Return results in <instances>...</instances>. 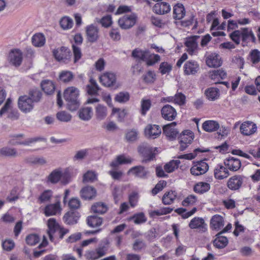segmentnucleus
Wrapping results in <instances>:
<instances>
[{
  "label": "nucleus",
  "mask_w": 260,
  "mask_h": 260,
  "mask_svg": "<svg viewBox=\"0 0 260 260\" xmlns=\"http://www.w3.org/2000/svg\"><path fill=\"white\" fill-rule=\"evenodd\" d=\"M79 90L73 86L67 88L63 93V97L67 103V108L71 111L77 110L80 102L79 98Z\"/></svg>",
  "instance_id": "1"
},
{
  "label": "nucleus",
  "mask_w": 260,
  "mask_h": 260,
  "mask_svg": "<svg viewBox=\"0 0 260 260\" xmlns=\"http://www.w3.org/2000/svg\"><path fill=\"white\" fill-rule=\"evenodd\" d=\"M231 39L237 44H239L240 38L243 42L248 43L250 41L253 43L256 41V38L251 30L247 27L242 28L240 30H236L230 35Z\"/></svg>",
  "instance_id": "2"
},
{
  "label": "nucleus",
  "mask_w": 260,
  "mask_h": 260,
  "mask_svg": "<svg viewBox=\"0 0 260 260\" xmlns=\"http://www.w3.org/2000/svg\"><path fill=\"white\" fill-rule=\"evenodd\" d=\"M132 56L137 60L145 61L148 66H152L160 60L159 55L150 54L149 51L139 48L135 49L132 51Z\"/></svg>",
  "instance_id": "3"
},
{
  "label": "nucleus",
  "mask_w": 260,
  "mask_h": 260,
  "mask_svg": "<svg viewBox=\"0 0 260 260\" xmlns=\"http://www.w3.org/2000/svg\"><path fill=\"white\" fill-rule=\"evenodd\" d=\"M109 241L107 238L101 241L98 247L94 249L86 251L85 257L88 260H96L105 255L109 249Z\"/></svg>",
  "instance_id": "4"
},
{
  "label": "nucleus",
  "mask_w": 260,
  "mask_h": 260,
  "mask_svg": "<svg viewBox=\"0 0 260 260\" xmlns=\"http://www.w3.org/2000/svg\"><path fill=\"white\" fill-rule=\"evenodd\" d=\"M24 137V135L23 134L12 135L9 136L10 140L8 142L9 144L11 145H21L24 146H29L31 143L41 141L42 138L41 137H34L31 138H28L25 141H21L20 138H23Z\"/></svg>",
  "instance_id": "5"
},
{
  "label": "nucleus",
  "mask_w": 260,
  "mask_h": 260,
  "mask_svg": "<svg viewBox=\"0 0 260 260\" xmlns=\"http://www.w3.org/2000/svg\"><path fill=\"white\" fill-rule=\"evenodd\" d=\"M53 54L57 61L64 63L71 61L72 55L70 49L63 46L54 50Z\"/></svg>",
  "instance_id": "6"
},
{
  "label": "nucleus",
  "mask_w": 260,
  "mask_h": 260,
  "mask_svg": "<svg viewBox=\"0 0 260 260\" xmlns=\"http://www.w3.org/2000/svg\"><path fill=\"white\" fill-rule=\"evenodd\" d=\"M157 152V148L152 147L148 145H143L139 147V152L144 157L143 162L153 160Z\"/></svg>",
  "instance_id": "7"
},
{
  "label": "nucleus",
  "mask_w": 260,
  "mask_h": 260,
  "mask_svg": "<svg viewBox=\"0 0 260 260\" xmlns=\"http://www.w3.org/2000/svg\"><path fill=\"white\" fill-rule=\"evenodd\" d=\"M194 138L193 133L190 130H185L183 131L179 136L180 148L179 150L181 151L185 150L186 148L190 144Z\"/></svg>",
  "instance_id": "8"
},
{
  "label": "nucleus",
  "mask_w": 260,
  "mask_h": 260,
  "mask_svg": "<svg viewBox=\"0 0 260 260\" xmlns=\"http://www.w3.org/2000/svg\"><path fill=\"white\" fill-rule=\"evenodd\" d=\"M18 106L22 112L27 113L32 111L34 103L30 96H27V95H21L18 99Z\"/></svg>",
  "instance_id": "9"
},
{
  "label": "nucleus",
  "mask_w": 260,
  "mask_h": 260,
  "mask_svg": "<svg viewBox=\"0 0 260 260\" xmlns=\"http://www.w3.org/2000/svg\"><path fill=\"white\" fill-rule=\"evenodd\" d=\"M137 18V16L134 13L125 15L119 19L118 23L122 29H129L136 24Z\"/></svg>",
  "instance_id": "10"
},
{
  "label": "nucleus",
  "mask_w": 260,
  "mask_h": 260,
  "mask_svg": "<svg viewBox=\"0 0 260 260\" xmlns=\"http://www.w3.org/2000/svg\"><path fill=\"white\" fill-rule=\"evenodd\" d=\"M127 174H133L135 177L145 179L148 177L149 171L145 167L139 165L131 168L127 171Z\"/></svg>",
  "instance_id": "11"
},
{
  "label": "nucleus",
  "mask_w": 260,
  "mask_h": 260,
  "mask_svg": "<svg viewBox=\"0 0 260 260\" xmlns=\"http://www.w3.org/2000/svg\"><path fill=\"white\" fill-rule=\"evenodd\" d=\"M208 169V165L204 160H201L194 163L190 173L193 175L199 176L205 174Z\"/></svg>",
  "instance_id": "12"
},
{
  "label": "nucleus",
  "mask_w": 260,
  "mask_h": 260,
  "mask_svg": "<svg viewBox=\"0 0 260 260\" xmlns=\"http://www.w3.org/2000/svg\"><path fill=\"white\" fill-rule=\"evenodd\" d=\"M176 125V122H173L164 125L162 127L163 134L170 141L174 140L178 135L179 132L174 128Z\"/></svg>",
  "instance_id": "13"
},
{
  "label": "nucleus",
  "mask_w": 260,
  "mask_h": 260,
  "mask_svg": "<svg viewBox=\"0 0 260 260\" xmlns=\"http://www.w3.org/2000/svg\"><path fill=\"white\" fill-rule=\"evenodd\" d=\"M161 114L164 119L172 121L175 119L177 116V112L174 107L167 104L161 108Z\"/></svg>",
  "instance_id": "14"
},
{
  "label": "nucleus",
  "mask_w": 260,
  "mask_h": 260,
  "mask_svg": "<svg viewBox=\"0 0 260 260\" xmlns=\"http://www.w3.org/2000/svg\"><path fill=\"white\" fill-rule=\"evenodd\" d=\"M207 224L202 217H195L190 221L188 226L191 229H198L200 232H205L207 230Z\"/></svg>",
  "instance_id": "15"
},
{
  "label": "nucleus",
  "mask_w": 260,
  "mask_h": 260,
  "mask_svg": "<svg viewBox=\"0 0 260 260\" xmlns=\"http://www.w3.org/2000/svg\"><path fill=\"white\" fill-rule=\"evenodd\" d=\"M200 38L199 36H193L186 38L185 45L187 47V51L190 55H193L197 50L198 44L197 40Z\"/></svg>",
  "instance_id": "16"
},
{
  "label": "nucleus",
  "mask_w": 260,
  "mask_h": 260,
  "mask_svg": "<svg viewBox=\"0 0 260 260\" xmlns=\"http://www.w3.org/2000/svg\"><path fill=\"white\" fill-rule=\"evenodd\" d=\"M244 177L235 175L230 178L227 182V186L232 190H237L240 188L243 183Z\"/></svg>",
  "instance_id": "17"
},
{
  "label": "nucleus",
  "mask_w": 260,
  "mask_h": 260,
  "mask_svg": "<svg viewBox=\"0 0 260 260\" xmlns=\"http://www.w3.org/2000/svg\"><path fill=\"white\" fill-rule=\"evenodd\" d=\"M86 35L87 40L90 43L95 42L99 39L98 28L91 24L86 27Z\"/></svg>",
  "instance_id": "18"
},
{
  "label": "nucleus",
  "mask_w": 260,
  "mask_h": 260,
  "mask_svg": "<svg viewBox=\"0 0 260 260\" xmlns=\"http://www.w3.org/2000/svg\"><path fill=\"white\" fill-rule=\"evenodd\" d=\"M10 62L15 67H19L22 61V53L19 49L12 50L9 54Z\"/></svg>",
  "instance_id": "19"
},
{
  "label": "nucleus",
  "mask_w": 260,
  "mask_h": 260,
  "mask_svg": "<svg viewBox=\"0 0 260 260\" xmlns=\"http://www.w3.org/2000/svg\"><path fill=\"white\" fill-rule=\"evenodd\" d=\"M183 68L185 75H193L198 72L200 69V67L199 64L196 61L189 60L185 62Z\"/></svg>",
  "instance_id": "20"
},
{
  "label": "nucleus",
  "mask_w": 260,
  "mask_h": 260,
  "mask_svg": "<svg viewBox=\"0 0 260 260\" xmlns=\"http://www.w3.org/2000/svg\"><path fill=\"white\" fill-rule=\"evenodd\" d=\"M240 132L242 134L249 136L253 134L257 129V126L255 123L251 121L243 122L240 126Z\"/></svg>",
  "instance_id": "21"
},
{
  "label": "nucleus",
  "mask_w": 260,
  "mask_h": 260,
  "mask_svg": "<svg viewBox=\"0 0 260 260\" xmlns=\"http://www.w3.org/2000/svg\"><path fill=\"white\" fill-rule=\"evenodd\" d=\"M161 132L160 126L156 124H148L145 128V135L150 138H156Z\"/></svg>",
  "instance_id": "22"
},
{
  "label": "nucleus",
  "mask_w": 260,
  "mask_h": 260,
  "mask_svg": "<svg viewBox=\"0 0 260 260\" xmlns=\"http://www.w3.org/2000/svg\"><path fill=\"white\" fill-rule=\"evenodd\" d=\"M80 214L78 212L71 210L64 214L63 220L66 224L73 225L77 223Z\"/></svg>",
  "instance_id": "23"
},
{
  "label": "nucleus",
  "mask_w": 260,
  "mask_h": 260,
  "mask_svg": "<svg viewBox=\"0 0 260 260\" xmlns=\"http://www.w3.org/2000/svg\"><path fill=\"white\" fill-rule=\"evenodd\" d=\"M100 82L106 87H111L116 82L115 74L112 73H106L100 77Z\"/></svg>",
  "instance_id": "24"
},
{
  "label": "nucleus",
  "mask_w": 260,
  "mask_h": 260,
  "mask_svg": "<svg viewBox=\"0 0 260 260\" xmlns=\"http://www.w3.org/2000/svg\"><path fill=\"white\" fill-rule=\"evenodd\" d=\"M224 164L228 169L232 171H238L241 166V161L234 157H230L224 160Z\"/></svg>",
  "instance_id": "25"
},
{
  "label": "nucleus",
  "mask_w": 260,
  "mask_h": 260,
  "mask_svg": "<svg viewBox=\"0 0 260 260\" xmlns=\"http://www.w3.org/2000/svg\"><path fill=\"white\" fill-rule=\"evenodd\" d=\"M96 190L92 186H87L80 191V196L84 200H91L96 196Z\"/></svg>",
  "instance_id": "26"
},
{
  "label": "nucleus",
  "mask_w": 260,
  "mask_h": 260,
  "mask_svg": "<svg viewBox=\"0 0 260 260\" xmlns=\"http://www.w3.org/2000/svg\"><path fill=\"white\" fill-rule=\"evenodd\" d=\"M227 76L226 73L222 69L215 70L210 72V78L215 84H218Z\"/></svg>",
  "instance_id": "27"
},
{
  "label": "nucleus",
  "mask_w": 260,
  "mask_h": 260,
  "mask_svg": "<svg viewBox=\"0 0 260 260\" xmlns=\"http://www.w3.org/2000/svg\"><path fill=\"white\" fill-rule=\"evenodd\" d=\"M206 62L208 67L213 68L219 67L222 64L220 56L215 53L210 54L206 58Z\"/></svg>",
  "instance_id": "28"
},
{
  "label": "nucleus",
  "mask_w": 260,
  "mask_h": 260,
  "mask_svg": "<svg viewBox=\"0 0 260 260\" xmlns=\"http://www.w3.org/2000/svg\"><path fill=\"white\" fill-rule=\"evenodd\" d=\"M48 228L47 233L49 236L50 240L52 242L53 241V235L55 233L57 232L59 230V225L56 223V220L54 218H50L48 220Z\"/></svg>",
  "instance_id": "29"
},
{
  "label": "nucleus",
  "mask_w": 260,
  "mask_h": 260,
  "mask_svg": "<svg viewBox=\"0 0 260 260\" xmlns=\"http://www.w3.org/2000/svg\"><path fill=\"white\" fill-rule=\"evenodd\" d=\"M153 11L157 14H167L171 11V6L166 2L158 3L153 7Z\"/></svg>",
  "instance_id": "30"
},
{
  "label": "nucleus",
  "mask_w": 260,
  "mask_h": 260,
  "mask_svg": "<svg viewBox=\"0 0 260 260\" xmlns=\"http://www.w3.org/2000/svg\"><path fill=\"white\" fill-rule=\"evenodd\" d=\"M62 177V173L60 169H55L52 171L46 178V182L55 184L57 183Z\"/></svg>",
  "instance_id": "31"
},
{
  "label": "nucleus",
  "mask_w": 260,
  "mask_h": 260,
  "mask_svg": "<svg viewBox=\"0 0 260 260\" xmlns=\"http://www.w3.org/2000/svg\"><path fill=\"white\" fill-rule=\"evenodd\" d=\"M211 227L216 230L219 231L224 225V220L223 217L219 215H214L210 221Z\"/></svg>",
  "instance_id": "32"
},
{
  "label": "nucleus",
  "mask_w": 260,
  "mask_h": 260,
  "mask_svg": "<svg viewBox=\"0 0 260 260\" xmlns=\"http://www.w3.org/2000/svg\"><path fill=\"white\" fill-rule=\"evenodd\" d=\"M61 210L59 202L52 204H49L45 208V214L47 216L54 215L60 212Z\"/></svg>",
  "instance_id": "33"
},
{
  "label": "nucleus",
  "mask_w": 260,
  "mask_h": 260,
  "mask_svg": "<svg viewBox=\"0 0 260 260\" xmlns=\"http://www.w3.org/2000/svg\"><path fill=\"white\" fill-rule=\"evenodd\" d=\"M92 109L91 107H83L78 111L79 118L84 121L90 120L92 117Z\"/></svg>",
  "instance_id": "34"
},
{
  "label": "nucleus",
  "mask_w": 260,
  "mask_h": 260,
  "mask_svg": "<svg viewBox=\"0 0 260 260\" xmlns=\"http://www.w3.org/2000/svg\"><path fill=\"white\" fill-rule=\"evenodd\" d=\"M220 127L219 123L214 120H207L202 124L203 129L207 132H212L218 129Z\"/></svg>",
  "instance_id": "35"
},
{
  "label": "nucleus",
  "mask_w": 260,
  "mask_h": 260,
  "mask_svg": "<svg viewBox=\"0 0 260 260\" xmlns=\"http://www.w3.org/2000/svg\"><path fill=\"white\" fill-rule=\"evenodd\" d=\"M185 15V10L182 4H177L173 8V17L175 19L180 20Z\"/></svg>",
  "instance_id": "36"
},
{
  "label": "nucleus",
  "mask_w": 260,
  "mask_h": 260,
  "mask_svg": "<svg viewBox=\"0 0 260 260\" xmlns=\"http://www.w3.org/2000/svg\"><path fill=\"white\" fill-rule=\"evenodd\" d=\"M42 90L47 94H52L55 90V87L54 83L49 80L42 81L41 84Z\"/></svg>",
  "instance_id": "37"
},
{
  "label": "nucleus",
  "mask_w": 260,
  "mask_h": 260,
  "mask_svg": "<svg viewBox=\"0 0 260 260\" xmlns=\"http://www.w3.org/2000/svg\"><path fill=\"white\" fill-rule=\"evenodd\" d=\"M214 176L216 179H223L229 176V171L226 168L222 165H218L214 169Z\"/></svg>",
  "instance_id": "38"
},
{
  "label": "nucleus",
  "mask_w": 260,
  "mask_h": 260,
  "mask_svg": "<svg viewBox=\"0 0 260 260\" xmlns=\"http://www.w3.org/2000/svg\"><path fill=\"white\" fill-rule=\"evenodd\" d=\"M222 234L218 233L216 234V238L213 241L214 245L219 249L224 248L228 244L226 237L221 236Z\"/></svg>",
  "instance_id": "39"
},
{
  "label": "nucleus",
  "mask_w": 260,
  "mask_h": 260,
  "mask_svg": "<svg viewBox=\"0 0 260 260\" xmlns=\"http://www.w3.org/2000/svg\"><path fill=\"white\" fill-rule=\"evenodd\" d=\"M100 87L96 81L92 78L89 80V83L86 85V90L89 95H96L98 94V91Z\"/></svg>",
  "instance_id": "40"
},
{
  "label": "nucleus",
  "mask_w": 260,
  "mask_h": 260,
  "mask_svg": "<svg viewBox=\"0 0 260 260\" xmlns=\"http://www.w3.org/2000/svg\"><path fill=\"white\" fill-rule=\"evenodd\" d=\"M210 189V185L207 182H200L196 184L193 190L197 193L203 194L207 192Z\"/></svg>",
  "instance_id": "41"
},
{
  "label": "nucleus",
  "mask_w": 260,
  "mask_h": 260,
  "mask_svg": "<svg viewBox=\"0 0 260 260\" xmlns=\"http://www.w3.org/2000/svg\"><path fill=\"white\" fill-rule=\"evenodd\" d=\"M177 193L175 191L170 190L166 192L162 198V202L165 205H170L175 200Z\"/></svg>",
  "instance_id": "42"
},
{
  "label": "nucleus",
  "mask_w": 260,
  "mask_h": 260,
  "mask_svg": "<svg viewBox=\"0 0 260 260\" xmlns=\"http://www.w3.org/2000/svg\"><path fill=\"white\" fill-rule=\"evenodd\" d=\"M205 94L208 100L214 101L219 96V90L217 88L210 87L205 90Z\"/></svg>",
  "instance_id": "43"
},
{
  "label": "nucleus",
  "mask_w": 260,
  "mask_h": 260,
  "mask_svg": "<svg viewBox=\"0 0 260 260\" xmlns=\"http://www.w3.org/2000/svg\"><path fill=\"white\" fill-rule=\"evenodd\" d=\"M107 115V109L105 106L99 104L95 108V116L97 119L102 120Z\"/></svg>",
  "instance_id": "44"
},
{
  "label": "nucleus",
  "mask_w": 260,
  "mask_h": 260,
  "mask_svg": "<svg viewBox=\"0 0 260 260\" xmlns=\"http://www.w3.org/2000/svg\"><path fill=\"white\" fill-rule=\"evenodd\" d=\"M108 207L106 204L102 202L95 203L91 206V211L95 213L104 214L107 211Z\"/></svg>",
  "instance_id": "45"
},
{
  "label": "nucleus",
  "mask_w": 260,
  "mask_h": 260,
  "mask_svg": "<svg viewBox=\"0 0 260 260\" xmlns=\"http://www.w3.org/2000/svg\"><path fill=\"white\" fill-rule=\"evenodd\" d=\"M87 222L88 225L91 228L98 227L102 225L103 218L95 215L90 216L87 218Z\"/></svg>",
  "instance_id": "46"
},
{
  "label": "nucleus",
  "mask_w": 260,
  "mask_h": 260,
  "mask_svg": "<svg viewBox=\"0 0 260 260\" xmlns=\"http://www.w3.org/2000/svg\"><path fill=\"white\" fill-rule=\"evenodd\" d=\"M32 44L36 47H42L45 43V38L42 34H37L31 39Z\"/></svg>",
  "instance_id": "47"
},
{
  "label": "nucleus",
  "mask_w": 260,
  "mask_h": 260,
  "mask_svg": "<svg viewBox=\"0 0 260 260\" xmlns=\"http://www.w3.org/2000/svg\"><path fill=\"white\" fill-rule=\"evenodd\" d=\"M17 155V151L14 148L4 147L0 149V156L16 157Z\"/></svg>",
  "instance_id": "48"
},
{
  "label": "nucleus",
  "mask_w": 260,
  "mask_h": 260,
  "mask_svg": "<svg viewBox=\"0 0 260 260\" xmlns=\"http://www.w3.org/2000/svg\"><path fill=\"white\" fill-rule=\"evenodd\" d=\"M128 220L131 221L134 220V222L136 224H140L145 223L147 221V218L143 212H140L135 214L133 216L128 218Z\"/></svg>",
  "instance_id": "49"
},
{
  "label": "nucleus",
  "mask_w": 260,
  "mask_h": 260,
  "mask_svg": "<svg viewBox=\"0 0 260 260\" xmlns=\"http://www.w3.org/2000/svg\"><path fill=\"white\" fill-rule=\"evenodd\" d=\"M73 73L69 71H62L59 74V78L63 83H68L73 80L74 78Z\"/></svg>",
  "instance_id": "50"
},
{
  "label": "nucleus",
  "mask_w": 260,
  "mask_h": 260,
  "mask_svg": "<svg viewBox=\"0 0 260 260\" xmlns=\"http://www.w3.org/2000/svg\"><path fill=\"white\" fill-rule=\"evenodd\" d=\"M180 163L179 160H172L164 166V170L168 173L173 172L178 168Z\"/></svg>",
  "instance_id": "51"
},
{
  "label": "nucleus",
  "mask_w": 260,
  "mask_h": 260,
  "mask_svg": "<svg viewBox=\"0 0 260 260\" xmlns=\"http://www.w3.org/2000/svg\"><path fill=\"white\" fill-rule=\"evenodd\" d=\"M27 96H30L33 101V103L39 102L42 97V92L38 89H32L30 90Z\"/></svg>",
  "instance_id": "52"
},
{
  "label": "nucleus",
  "mask_w": 260,
  "mask_h": 260,
  "mask_svg": "<svg viewBox=\"0 0 260 260\" xmlns=\"http://www.w3.org/2000/svg\"><path fill=\"white\" fill-rule=\"evenodd\" d=\"M138 131L136 129H128L125 133V138L127 142H131L138 139Z\"/></svg>",
  "instance_id": "53"
},
{
  "label": "nucleus",
  "mask_w": 260,
  "mask_h": 260,
  "mask_svg": "<svg viewBox=\"0 0 260 260\" xmlns=\"http://www.w3.org/2000/svg\"><path fill=\"white\" fill-rule=\"evenodd\" d=\"M97 180V174L95 172L92 171H88L85 173L83 177V182H93Z\"/></svg>",
  "instance_id": "54"
},
{
  "label": "nucleus",
  "mask_w": 260,
  "mask_h": 260,
  "mask_svg": "<svg viewBox=\"0 0 260 260\" xmlns=\"http://www.w3.org/2000/svg\"><path fill=\"white\" fill-rule=\"evenodd\" d=\"M130 95L127 92H120L115 97V101L120 103H125L129 101Z\"/></svg>",
  "instance_id": "55"
},
{
  "label": "nucleus",
  "mask_w": 260,
  "mask_h": 260,
  "mask_svg": "<svg viewBox=\"0 0 260 260\" xmlns=\"http://www.w3.org/2000/svg\"><path fill=\"white\" fill-rule=\"evenodd\" d=\"M57 119L61 122H68L71 121L72 115L64 111H61L56 113Z\"/></svg>",
  "instance_id": "56"
},
{
  "label": "nucleus",
  "mask_w": 260,
  "mask_h": 260,
  "mask_svg": "<svg viewBox=\"0 0 260 260\" xmlns=\"http://www.w3.org/2000/svg\"><path fill=\"white\" fill-rule=\"evenodd\" d=\"M143 79L147 84L153 83L156 79V75L153 71H149L143 76Z\"/></svg>",
  "instance_id": "57"
},
{
  "label": "nucleus",
  "mask_w": 260,
  "mask_h": 260,
  "mask_svg": "<svg viewBox=\"0 0 260 260\" xmlns=\"http://www.w3.org/2000/svg\"><path fill=\"white\" fill-rule=\"evenodd\" d=\"M52 193L53 192L51 190L48 189L45 190L38 199L40 203H43L50 201L52 197Z\"/></svg>",
  "instance_id": "58"
},
{
  "label": "nucleus",
  "mask_w": 260,
  "mask_h": 260,
  "mask_svg": "<svg viewBox=\"0 0 260 260\" xmlns=\"http://www.w3.org/2000/svg\"><path fill=\"white\" fill-rule=\"evenodd\" d=\"M60 25L64 29L71 28L73 25V20L69 17H64L60 20Z\"/></svg>",
  "instance_id": "59"
},
{
  "label": "nucleus",
  "mask_w": 260,
  "mask_h": 260,
  "mask_svg": "<svg viewBox=\"0 0 260 260\" xmlns=\"http://www.w3.org/2000/svg\"><path fill=\"white\" fill-rule=\"evenodd\" d=\"M185 101L186 96L181 92L177 93L174 95V103L182 106L185 104Z\"/></svg>",
  "instance_id": "60"
},
{
  "label": "nucleus",
  "mask_w": 260,
  "mask_h": 260,
  "mask_svg": "<svg viewBox=\"0 0 260 260\" xmlns=\"http://www.w3.org/2000/svg\"><path fill=\"white\" fill-rule=\"evenodd\" d=\"M40 241L39 237L36 234H30L26 237V242L29 245H35Z\"/></svg>",
  "instance_id": "61"
},
{
  "label": "nucleus",
  "mask_w": 260,
  "mask_h": 260,
  "mask_svg": "<svg viewBox=\"0 0 260 260\" xmlns=\"http://www.w3.org/2000/svg\"><path fill=\"white\" fill-rule=\"evenodd\" d=\"M167 185V182L165 180L159 181L155 186L154 188L152 190V193L153 195H156L160 191L162 190V189L166 187Z\"/></svg>",
  "instance_id": "62"
},
{
  "label": "nucleus",
  "mask_w": 260,
  "mask_h": 260,
  "mask_svg": "<svg viewBox=\"0 0 260 260\" xmlns=\"http://www.w3.org/2000/svg\"><path fill=\"white\" fill-rule=\"evenodd\" d=\"M197 200V197L194 195H189L186 197L182 202L183 206H188L190 205H193Z\"/></svg>",
  "instance_id": "63"
},
{
  "label": "nucleus",
  "mask_w": 260,
  "mask_h": 260,
  "mask_svg": "<svg viewBox=\"0 0 260 260\" xmlns=\"http://www.w3.org/2000/svg\"><path fill=\"white\" fill-rule=\"evenodd\" d=\"M2 246L4 249L10 251L14 248L15 243L12 240L6 239L3 242Z\"/></svg>",
  "instance_id": "64"
}]
</instances>
